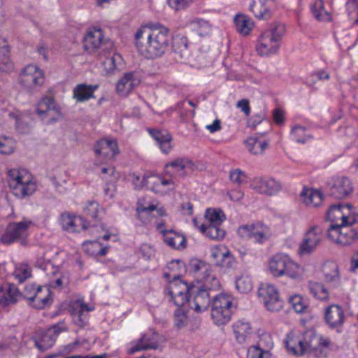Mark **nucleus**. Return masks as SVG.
Wrapping results in <instances>:
<instances>
[{"instance_id": "39448f33", "label": "nucleus", "mask_w": 358, "mask_h": 358, "mask_svg": "<svg viewBox=\"0 0 358 358\" xmlns=\"http://www.w3.org/2000/svg\"><path fill=\"white\" fill-rule=\"evenodd\" d=\"M237 232L241 238L253 239L258 244L264 243L272 235L270 228L262 222L241 225Z\"/></svg>"}, {"instance_id": "09e8293b", "label": "nucleus", "mask_w": 358, "mask_h": 358, "mask_svg": "<svg viewBox=\"0 0 358 358\" xmlns=\"http://www.w3.org/2000/svg\"><path fill=\"white\" fill-rule=\"evenodd\" d=\"M203 282V288L206 290H216L220 287V282L215 273L213 272L212 268L210 271L202 275L199 280Z\"/></svg>"}, {"instance_id": "5fc2aeb1", "label": "nucleus", "mask_w": 358, "mask_h": 358, "mask_svg": "<svg viewBox=\"0 0 358 358\" xmlns=\"http://www.w3.org/2000/svg\"><path fill=\"white\" fill-rule=\"evenodd\" d=\"M144 185L148 186L150 189L155 193H160L162 192L160 188L159 176L158 175H151L146 177L144 176L141 181V186H143Z\"/></svg>"}, {"instance_id": "0e129e2a", "label": "nucleus", "mask_w": 358, "mask_h": 358, "mask_svg": "<svg viewBox=\"0 0 358 358\" xmlns=\"http://www.w3.org/2000/svg\"><path fill=\"white\" fill-rule=\"evenodd\" d=\"M193 2V0H168L171 8L176 11L184 10Z\"/></svg>"}, {"instance_id": "4be33fe9", "label": "nucleus", "mask_w": 358, "mask_h": 358, "mask_svg": "<svg viewBox=\"0 0 358 358\" xmlns=\"http://www.w3.org/2000/svg\"><path fill=\"white\" fill-rule=\"evenodd\" d=\"M169 167L173 169L176 173L184 177L188 172H192L195 169V164L187 157L177 158L164 166L165 174L171 176L172 173L168 170Z\"/></svg>"}, {"instance_id": "7c9ffc66", "label": "nucleus", "mask_w": 358, "mask_h": 358, "mask_svg": "<svg viewBox=\"0 0 358 358\" xmlns=\"http://www.w3.org/2000/svg\"><path fill=\"white\" fill-rule=\"evenodd\" d=\"M33 297L31 305L37 309H43L52 302L50 290L46 286H38Z\"/></svg>"}, {"instance_id": "4d7b16f0", "label": "nucleus", "mask_w": 358, "mask_h": 358, "mask_svg": "<svg viewBox=\"0 0 358 358\" xmlns=\"http://www.w3.org/2000/svg\"><path fill=\"white\" fill-rule=\"evenodd\" d=\"M265 31L271 33L272 37L280 43L282 37L285 33V27L284 24L275 23L271 24Z\"/></svg>"}, {"instance_id": "f03ea898", "label": "nucleus", "mask_w": 358, "mask_h": 358, "mask_svg": "<svg viewBox=\"0 0 358 358\" xmlns=\"http://www.w3.org/2000/svg\"><path fill=\"white\" fill-rule=\"evenodd\" d=\"M8 183L13 194L18 198L31 195L36 189V185L29 173L18 169L8 171Z\"/></svg>"}, {"instance_id": "f257e3e1", "label": "nucleus", "mask_w": 358, "mask_h": 358, "mask_svg": "<svg viewBox=\"0 0 358 358\" xmlns=\"http://www.w3.org/2000/svg\"><path fill=\"white\" fill-rule=\"evenodd\" d=\"M138 51L148 59L162 56L169 44V29L164 27H141L134 35Z\"/></svg>"}, {"instance_id": "680f3d73", "label": "nucleus", "mask_w": 358, "mask_h": 358, "mask_svg": "<svg viewBox=\"0 0 358 358\" xmlns=\"http://www.w3.org/2000/svg\"><path fill=\"white\" fill-rule=\"evenodd\" d=\"M305 127H294L292 129V135L298 143H304L307 141V136L305 133Z\"/></svg>"}, {"instance_id": "b1692460", "label": "nucleus", "mask_w": 358, "mask_h": 358, "mask_svg": "<svg viewBox=\"0 0 358 358\" xmlns=\"http://www.w3.org/2000/svg\"><path fill=\"white\" fill-rule=\"evenodd\" d=\"M279 43L272 37L271 33L264 31L258 39L257 51L261 55L275 53L279 48Z\"/></svg>"}, {"instance_id": "c03bdc74", "label": "nucleus", "mask_w": 358, "mask_h": 358, "mask_svg": "<svg viewBox=\"0 0 358 358\" xmlns=\"http://www.w3.org/2000/svg\"><path fill=\"white\" fill-rule=\"evenodd\" d=\"M311 11L315 17L319 21L329 22L331 20V14L324 9L323 0H315L310 6Z\"/></svg>"}, {"instance_id": "58836bf2", "label": "nucleus", "mask_w": 358, "mask_h": 358, "mask_svg": "<svg viewBox=\"0 0 358 358\" xmlns=\"http://www.w3.org/2000/svg\"><path fill=\"white\" fill-rule=\"evenodd\" d=\"M303 201L308 206L317 207L322 201V194L316 189H305L301 192Z\"/></svg>"}, {"instance_id": "9d476101", "label": "nucleus", "mask_w": 358, "mask_h": 358, "mask_svg": "<svg viewBox=\"0 0 358 358\" xmlns=\"http://www.w3.org/2000/svg\"><path fill=\"white\" fill-rule=\"evenodd\" d=\"M327 194L336 199H344L353 192L351 180L347 177H333L327 183Z\"/></svg>"}, {"instance_id": "603ef678", "label": "nucleus", "mask_w": 358, "mask_h": 358, "mask_svg": "<svg viewBox=\"0 0 358 358\" xmlns=\"http://www.w3.org/2000/svg\"><path fill=\"white\" fill-rule=\"evenodd\" d=\"M13 276L19 283H22L31 276V268L27 264H21L15 268Z\"/></svg>"}, {"instance_id": "49530a36", "label": "nucleus", "mask_w": 358, "mask_h": 358, "mask_svg": "<svg viewBox=\"0 0 358 358\" xmlns=\"http://www.w3.org/2000/svg\"><path fill=\"white\" fill-rule=\"evenodd\" d=\"M163 238L164 243L169 246H185V237L173 230H169L167 232H164Z\"/></svg>"}, {"instance_id": "864d4df0", "label": "nucleus", "mask_w": 358, "mask_h": 358, "mask_svg": "<svg viewBox=\"0 0 358 358\" xmlns=\"http://www.w3.org/2000/svg\"><path fill=\"white\" fill-rule=\"evenodd\" d=\"M236 287L239 292L246 294L252 289L253 285L249 276L241 275L236 280Z\"/></svg>"}, {"instance_id": "c756f323", "label": "nucleus", "mask_w": 358, "mask_h": 358, "mask_svg": "<svg viewBox=\"0 0 358 358\" xmlns=\"http://www.w3.org/2000/svg\"><path fill=\"white\" fill-rule=\"evenodd\" d=\"M22 299L19 289L14 285H8L6 288L0 287V305L7 306L16 303Z\"/></svg>"}, {"instance_id": "423d86ee", "label": "nucleus", "mask_w": 358, "mask_h": 358, "mask_svg": "<svg viewBox=\"0 0 358 358\" xmlns=\"http://www.w3.org/2000/svg\"><path fill=\"white\" fill-rule=\"evenodd\" d=\"M164 289L166 299L172 302L177 307H183L189 299L188 293L189 287L188 284L182 280H176L168 282Z\"/></svg>"}, {"instance_id": "e433bc0d", "label": "nucleus", "mask_w": 358, "mask_h": 358, "mask_svg": "<svg viewBox=\"0 0 358 358\" xmlns=\"http://www.w3.org/2000/svg\"><path fill=\"white\" fill-rule=\"evenodd\" d=\"M172 53L176 61H180L188 54V40L185 36H176L173 40Z\"/></svg>"}, {"instance_id": "e2e57ef3", "label": "nucleus", "mask_w": 358, "mask_h": 358, "mask_svg": "<svg viewBox=\"0 0 358 358\" xmlns=\"http://www.w3.org/2000/svg\"><path fill=\"white\" fill-rule=\"evenodd\" d=\"M187 320V315L185 309L182 307H178L174 313L175 325L178 327H182L185 324Z\"/></svg>"}, {"instance_id": "c85d7f7f", "label": "nucleus", "mask_w": 358, "mask_h": 358, "mask_svg": "<svg viewBox=\"0 0 358 358\" xmlns=\"http://www.w3.org/2000/svg\"><path fill=\"white\" fill-rule=\"evenodd\" d=\"M285 344L287 350L294 355L301 356L306 353L303 334H288Z\"/></svg>"}, {"instance_id": "8fccbe9b", "label": "nucleus", "mask_w": 358, "mask_h": 358, "mask_svg": "<svg viewBox=\"0 0 358 358\" xmlns=\"http://www.w3.org/2000/svg\"><path fill=\"white\" fill-rule=\"evenodd\" d=\"M205 217L210 225H220L226 219L224 212L220 208H208Z\"/></svg>"}, {"instance_id": "f8f14e48", "label": "nucleus", "mask_w": 358, "mask_h": 358, "mask_svg": "<svg viewBox=\"0 0 358 358\" xmlns=\"http://www.w3.org/2000/svg\"><path fill=\"white\" fill-rule=\"evenodd\" d=\"M327 237L333 243L343 246L351 245L358 238V232L348 227H338V225H331L327 231Z\"/></svg>"}, {"instance_id": "13d9d810", "label": "nucleus", "mask_w": 358, "mask_h": 358, "mask_svg": "<svg viewBox=\"0 0 358 358\" xmlns=\"http://www.w3.org/2000/svg\"><path fill=\"white\" fill-rule=\"evenodd\" d=\"M289 303L297 313H301L307 308V306L300 295H294L289 298Z\"/></svg>"}, {"instance_id": "774afa93", "label": "nucleus", "mask_w": 358, "mask_h": 358, "mask_svg": "<svg viewBox=\"0 0 358 358\" xmlns=\"http://www.w3.org/2000/svg\"><path fill=\"white\" fill-rule=\"evenodd\" d=\"M265 351L257 346H251L248 350V358H263Z\"/></svg>"}, {"instance_id": "f3484780", "label": "nucleus", "mask_w": 358, "mask_h": 358, "mask_svg": "<svg viewBox=\"0 0 358 358\" xmlns=\"http://www.w3.org/2000/svg\"><path fill=\"white\" fill-rule=\"evenodd\" d=\"M36 113L41 120L49 117L56 121V115H60V109L56 104L55 99L51 96H43L36 104Z\"/></svg>"}, {"instance_id": "72a5a7b5", "label": "nucleus", "mask_w": 358, "mask_h": 358, "mask_svg": "<svg viewBox=\"0 0 358 358\" xmlns=\"http://www.w3.org/2000/svg\"><path fill=\"white\" fill-rule=\"evenodd\" d=\"M325 238L322 229L317 226H313L306 231L301 246H317L324 244Z\"/></svg>"}, {"instance_id": "1a4fd4ad", "label": "nucleus", "mask_w": 358, "mask_h": 358, "mask_svg": "<svg viewBox=\"0 0 358 358\" xmlns=\"http://www.w3.org/2000/svg\"><path fill=\"white\" fill-rule=\"evenodd\" d=\"M21 84L30 92L37 91L44 84V74L35 65H27L20 74Z\"/></svg>"}, {"instance_id": "3c124183", "label": "nucleus", "mask_w": 358, "mask_h": 358, "mask_svg": "<svg viewBox=\"0 0 358 358\" xmlns=\"http://www.w3.org/2000/svg\"><path fill=\"white\" fill-rule=\"evenodd\" d=\"M90 309L87 304L82 303L80 309L73 313V321L75 324L83 328L88 323V312Z\"/></svg>"}, {"instance_id": "cd10ccee", "label": "nucleus", "mask_w": 358, "mask_h": 358, "mask_svg": "<svg viewBox=\"0 0 358 358\" xmlns=\"http://www.w3.org/2000/svg\"><path fill=\"white\" fill-rule=\"evenodd\" d=\"M185 271V263L180 259H173L167 264L163 271V276L167 282L181 280L180 278Z\"/></svg>"}, {"instance_id": "5701e85b", "label": "nucleus", "mask_w": 358, "mask_h": 358, "mask_svg": "<svg viewBox=\"0 0 358 358\" xmlns=\"http://www.w3.org/2000/svg\"><path fill=\"white\" fill-rule=\"evenodd\" d=\"M140 83L141 79L137 73H127L117 82V92L120 96H127Z\"/></svg>"}, {"instance_id": "2eb2a0df", "label": "nucleus", "mask_w": 358, "mask_h": 358, "mask_svg": "<svg viewBox=\"0 0 358 358\" xmlns=\"http://www.w3.org/2000/svg\"><path fill=\"white\" fill-rule=\"evenodd\" d=\"M83 46L85 50L94 51L98 48L110 49L112 43L110 41H103V34L100 29L89 30L83 40Z\"/></svg>"}, {"instance_id": "f704fd0d", "label": "nucleus", "mask_w": 358, "mask_h": 358, "mask_svg": "<svg viewBox=\"0 0 358 358\" xmlns=\"http://www.w3.org/2000/svg\"><path fill=\"white\" fill-rule=\"evenodd\" d=\"M322 271L326 282L333 283L334 286L339 284L341 276L336 262L334 261L325 262L322 266Z\"/></svg>"}, {"instance_id": "a19ab883", "label": "nucleus", "mask_w": 358, "mask_h": 358, "mask_svg": "<svg viewBox=\"0 0 358 358\" xmlns=\"http://www.w3.org/2000/svg\"><path fill=\"white\" fill-rule=\"evenodd\" d=\"M310 293L316 299L322 301H328L329 292L324 285L318 282L310 281L308 284Z\"/></svg>"}, {"instance_id": "37998d69", "label": "nucleus", "mask_w": 358, "mask_h": 358, "mask_svg": "<svg viewBox=\"0 0 358 358\" xmlns=\"http://www.w3.org/2000/svg\"><path fill=\"white\" fill-rule=\"evenodd\" d=\"M248 152L252 155H262L268 144L265 141H260L257 137H250L245 141Z\"/></svg>"}, {"instance_id": "0eeeda50", "label": "nucleus", "mask_w": 358, "mask_h": 358, "mask_svg": "<svg viewBox=\"0 0 358 358\" xmlns=\"http://www.w3.org/2000/svg\"><path fill=\"white\" fill-rule=\"evenodd\" d=\"M352 206L347 205H331L327 211V220L331 222V225H338V227H349L353 224L356 220L354 216L350 215Z\"/></svg>"}, {"instance_id": "2f4dec72", "label": "nucleus", "mask_w": 358, "mask_h": 358, "mask_svg": "<svg viewBox=\"0 0 358 358\" xmlns=\"http://www.w3.org/2000/svg\"><path fill=\"white\" fill-rule=\"evenodd\" d=\"M98 89L97 85L78 84L73 90V97L77 102H85L94 98V92Z\"/></svg>"}, {"instance_id": "412c9836", "label": "nucleus", "mask_w": 358, "mask_h": 358, "mask_svg": "<svg viewBox=\"0 0 358 358\" xmlns=\"http://www.w3.org/2000/svg\"><path fill=\"white\" fill-rule=\"evenodd\" d=\"M62 229L68 232H79L80 229L89 227L87 222L80 216L71 215L69 213H62L60 217Z\"/></svg>"}, {"instance_id": "ddd939ff", "label": "nucleus", "mask_w": 358, "mask_h": 358, "mask_svg": "<svg viewBox=\"0 0 358 358\" xmlns=\"http://www.w3.org/2000/svg\"><path fill=\"white\" fill-rule=\"evenodd\" d=\"M305 340L306 352H313L316 356L323 355V348H327L331 343L329 338L322 337L309 329L303 333Z\"/></svg>"}, {"instance_id": "6e6552de", "label": "nucleus", "mask_w": 358, "mask_h": 358, "mask_svg": "<svg viewBox=\"0 0 358 358\" xmlns=\"http://www.w3.org/2000/svg\"><path fill=\"white\" fill-rule=\"evenodd\" d=\"M258 296L269 311L278 312L283 307V301L279 296L278 290L273 285L262 284L258 290Z\"/></svg>"}, {"instance_id": "6e6d98bb", "label": "nucleus", "mask_w": 358, "mask_h": 358, "mask_svg": "<svg viewBox=\"0 0 358 358\" xmlns=\"http://www.w3.org/2000/svg\"><path fill=\"white\" fill-rule=\"evenodd\" d=\"M345 6L348 17L358 24V0H348Z\"/></svg>"}, {"instance_id": "a18cd8bd", "label": "nucleus", "mask_w": 358, "mask_h": 358, "mask_svg": "<svg viewBox=\"0 0 358 358\" xmlns=\"http://www.w3.org/2000/svg\"><path fill=\"white\" fill-rule=\"evenodd\" d=\"M199 230L202 234H206L207 237L211 239L220 241L225 236V231L220 228L219 225H206L204 224L199 227Z\"/></svg>"}, {"instance_id": "6ab92c4d", "label": "nucleus", "mask_w": 358, "mask_h": 358, "mask_svg": "<svg viewBox=\"0 0 358 358\" xmlns=\"http://www.w3.org/2000/svg\"><path fill=\"white\" fill-rule=\"evenodd\" d=\"M324 318L327 324L331 329L342 327L345 322L343 308L337 304L327 306L324 310Z\"/></svg>"}, {"instance_id": "393cba45", "label": "nucleus", "mask_w": 358, "mask_h": 358, "mask_svg": "<svg viewBox=\"0 0 358 358\" xmlns=\"http://www.w3.org/2000/svg\"><path fill=\"white\" fill-rule=\"evenodd\" d=\"M94 152L97 156H100L104 159H110L120 151L116 141L101 139L95 145Z\"/></svg>"}, {"instance_id": "4c0bfd02", "label": "nucleus", "mask_w": 358, "mask_h": 358, "mask_svg": "<svg viewBox=\"0 0 358 358\" xmlns=\"http://www.w3.org/2000/svg\"><path fill=\"white\" fill-rule=\"evenodd\" d=\"M232 328L236 339L240 343H244L248 336L251 333L250 323L243 320L236 321L232 325Z\"/></svg>"}, {"instance_id": "473e14b6", "label": "nucleus", "mask_w": 358, "mask_h": 358, "mask_svg": "<svg viewBox=\"0 0 358 358\" xmlns=\"http://www.w3.org/2000/svg\"><path fill=\"white\" fill-rule=\"evenodd\" d=\"M250 10L259 20H268L272 15L267 0H251Z\"/></svg>"}, {"instance_id": "a878e982", "label": "nucleus", "mask_w": 358, "mask_h": 358, "mask_svg": "<svg viewBox=\"0 0 358 358\" xmlns=\"http://www.w3.org/2000/svg\"><path fill=\"white\" fill-rule=\"evenodd\" d=\"M252 186L257 192L270 196L278 193L281 189V185L273 178H255Z\"/></svg>"}, {"instance_id": "79ce46f5", "label": "nucleus", "mask_w": 358, "mask_h": 358, "mask_svg": "<svg viewBox=\"0 0 358 358\" xmlns=\"http://www.w3.org/2000/svg\"><path fill=\"white\" fill-rule=\"evenodd\" d=\"M211 266L206 262L198 259H192L189 263V269L195 276L200 280L202 275L210 271Z\"/></svg>"}, {"instance_id": "ea45409f", "label": "nucleus", "mask_w": 358, "mask_h": 358, "mask_svg": "<svg viewBox=\"0 0 358 358\" xmlns=\"http://www.w3.org/2000/svg\"><path fill=\"white\" fill-rule=\"evenodd\" d=\"M234 23L237 31L244 36L249 34L254 26L252 20L243 14H238L235 16Z\"/></svg>"}, {"instance_id": "a211bd4d", "label": "nucleus", "mask_w": 358, "mask_h": 358, "mask_svg": "<svg viewBox=\"0 0 358 358\" xmlns=\"http://www.w3.org/2000/svg\"><path fill=\"white\" fill-rule=\"evenodd\" d=\"M159 343V334L149 331L144 334L136 342L131 343L127 349L129 354H134L141 350L156 349Z\"/></svg>"}, {"instance_id": "bb28decb", "label": "nucleus", "mask_w": 358, "mask_h": 358, "mask_svg": "<svg viewBox=\"0 0 358 358\" xmlns=\"http://www.w3.org/2000/svg\"><path fill=\"white\" fill-rule=\"evenodd\" d=\"M210 255L216 266L229 268H234L236 266L235 258L228 250H222L220 248H213Z\"/></svg>"}, {"instance_id": "052dcab7", "label": "nucleus", "mask_w": 358, "mask_h": 358, "mask_svg": "<svg viewBox=\"0 0 358 358\" xmlns=\"http://www.w3.org/2000/svg\"><path fill=\"white\" fill-rule=\"evenodd\" d=\"M70 279L68 273H62L55 280L50 281V286L53 288L62 289L69 284Z\"/></svg>"}, {"instance_id": "aec40b11", "label": "nucleus", "mask_w": 358, "mask_h": 358, "mask_svg": "<svg viewBox=\"0 0 358 358\" xmlns=\"http://www.w3.org/2000/svg\"><path fill=\"white\" fill-rule=\"evenodd\" d=\"M187 303L189 308L196 313L206 311L210 304L209 292L205 289H197L196 292L193 291V296L192 299L189 297Z\"/></svg>"}, {"instance_id": "20e7f679", "label": "nucleus", "mask_w": 358, "mask_h": 358, "mask_svg": "<svg viewBox=\"0 0 358 358\" xmlns=\"http://www.w3.org/2000/svg\"><path fill=\"white\" fill-rule=\"evenodd\" d=\"M268 265L269 272L274 277L287 275L295 279L300 275L299 265L285 254L278 253L272 256L268 262Z\"/></svg>"}, {"instance_id": "338daca9", "label": "nucleus", "mask_w": 358, "mask_h": 358, "mask_svg": "<svg viewBox=\"0 0 358 358\" xmlns=\"http://www.w3.org/2000/svg\"><path fill=\"white\" fill-rule=\"evenodd\" d=\"M245 179V173L241 171L240 169H236L231 172L230 173V180L232 182L236 184H241Z\"/></svg>"}, {"instance_id": "7ed1b4c3", "label": "nucleus", "mask_w": 358, "mask_h": 358, "mask_svg": "<svg viewBox=\"0 0 358 358\" xmlns=\"http://www.w3.org/2000/svg\"><path fill=\"white\" fill-rule=\"evenodd\" d=\"M232 301V297L226 294H220L213 298L211 318L215 324L225 325L231 320V315L236 310V306H233Z\"/></svg>"}, {"instance_id": "69168bd1", "label": "nucleus", "mask_w": 358, "mask_h": 358, "mask_svg": "<svg viewBox=\"0 0 358 358\" xmlns=\"http://www.w3.org/2000/svg\"><path fill=\"white\" fill-rule=\"evenodd\" d=\"M36 291V287L34 284H27L24 287V289L20 294H22V298H24L27 300H29L31 302L33 299V296L34 295V292Z\"/></svg>"}, {"instance_id": "4468645a", "label": "nucleus", "mask_w": 358, "mask_h": 358, "mask_svg": "<svg viewBox=\"0 0 358 358\" xmlns=\"http://www.w3.org/2000/svg\"><path fill=\"white\" fill-rule=\"evenodd\" d=\"M67 330L64 322H59L48 328L41 335L40 341H36V345L38 349L45 351L51 348L55 343L59 334Z\"/></svg>"}, {"instance_id": "bf43d9fd", "label": "nucleus", "mask_w": 358, "mask_h": 358, "mask_svg": "<svg viewBox=\"0 0 358 358\" xmlns=\"http://www.w3.org/2000/svg\"><path fill=\"white\" fill-rule=\"evenodd\" d=\"M99 204L97 202L92 201H89L84 208V214L87 218L95 220L98 216Z\"/></svg>"}, {"instance_id": "9b49d317", "label": "nucleus", "mask_w": 358, "mask_h": 358, "mask_svg": "<svg viewBox=\"0 0 358 358\" xmlns=\"http://www.w3.org/2000/svg\"><path fill=\"white\" fill-rule=\"evenodd\" d=\"M154 211L158 217L166 215L164 208L158 201L149 202L144 197L138 199L136 206L137 217L143 224H147L151 222V215Z\"/></svg>"}, {"instance_id": "de8ad7c7", "label": "nucleus", "mask_w": 358, "mask_h": 358, "mask_svg": "<svg viewBox=\"0 0 358 358\" xmlns=\"http://www.w3.org/2000/svg\"><path fill=\"white\" fill-rule=\"evenodd\" d=\"M10 50L8 45L0 46V71L2 72H10L13 68V63L9 58Z\"/></svg>"}, {"instance_id": "dca6fc26", "label": "nucleus", "mask_w": 358, "mask_h": 358, "mask_svg": "<svg viewBox=\"0 0 358 358\" xmlns=\"http://www.w3.org/2000/svg\"><path fill=\"white\" fill-rule=\"evenodd\" d=\"M31 224V221L23 220L10 224L1 238L2 243L10 244L17 240H22L27 236V229Z\"/></svg>"}, {"instance_id": "c9c22d12", "label": "nucleus", "mask_w": 358, "mask_h": 358, "mask_svg": "<svg viewBox=\"0 0 358 358\" xmlns=\"http://www.w3.org/2000/svg\"><path fill=\"white\" fill-rule=\"evenodd\" d=\"M149 133L157 142L162 151L169 153L172 148L171 145V136L167 131H162L155 129H149Z\"/></svg>"}]
</instances>
